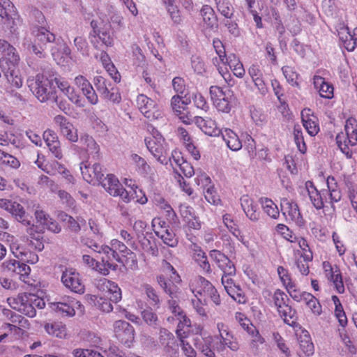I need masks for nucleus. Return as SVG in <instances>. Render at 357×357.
<instances>
[{"instance_id":"nucleus-1","label":"nucleus","mask_w":357,"mask_h":357,"mask_svg":"<svg viewBox=\"0 0 357 357\" xmlns=\"http://www.w3.org/2000/svg\"><path fill=\"white\" fill-rule=\"evenodd\" d=\"M195 347L206 357H215V351L222 352L226 348L237 351L240 345L229 326L222 322L216 323V331L213 336L193 340Z\"/></svg>"},{"instance_id":"nucleus-2","label":"nucleus","mask_w":357,"mask_h":357,"mask_svg":"<svg viewBox=\"0 0 357 357\" xmlns=\"http://www.w3.org/2000/svg\"><path fill=\"white\" fill-rule=\"evenodd\" d=\"M190 289L195 297L191 301L193 308L202 317H207L204 305L208 299H211L215 305H219L221 303L217 289L208 280L202 276L195 277L191 280Z\"/></svg>"},{"instance_id":"nucleus-3","label":"nucleus","mask_w":357,"mask_h":357,"mask_svg":"<svg viewBox=\"0 0 357 357\" xmlns=\"http://www.w3.org/2000/svg\"><path fill=\"white\" fill-rule=\"evenodd\" d=\"M100 182L102 186L110 195L119 197L126 203L130 202L135 198L137 202L141 204H145L148 201L142 190L138 189L135 184H132V180L126 179L125 181L126 185L131 188L130 191L123 187L118 178L114 174H107Z\"/></svg>"},{"instance_id":"nucleus-4","label":"nucleus","mask_w":357,"mask_h":357,"mask_svg":"<svg viewBox=\"0 0 357 357\" xmlns=\"http://www.w3.org/2000/svg\"><path fill=\"white\" fill-rule=\"evenodd\" d=\"M167 275H169L171 281L174 283L172 285L166 282L163 276H159L158 278V282L160 286L163 288L165 291L172 298V299L169 301V309L174 317H168L167 320L169 321H171L172 320L178 321L179 327H183L184 326H188L190 324V319L186 317L183 311L177 304V301L174 300V298H178V288L176 287V284L181 282V277L175 269L174 271L169 273Z\"/></svg>"},{"instance_id":"nucleus-5","label":"nucleus","mask_w":357,"mask_h":357,"mask_svg":"<svg viewBox=\"0 0 357 357\" xmlns=\"http://www.w3.org/2000/svg\"><path fill=\"white\" fill-rule=\"evenodd\" d=\"M326 185L327 189L318 191L312 182L308 181L305 183L310 199L317 209L324 208L326 204H330L333 206L334 203L341 199V192L333 177L327 178Z\"/></svg>"},{"instance_id":"nucleus-6","label":"nucleus","mask_w":357,"mask_h":357,"mask_svg":"<svg viewBox=\"0 0 357 357\" xmlns=\"http://www.w3.org/2000/svg\"><path fill=\"white\" fill-rule=\"evenodd\" d=\"M7 302L10 307L29 317L36 315V307L43 309L45 302L43 298L31 294H20L16 297H9Z\"/></svg>"},{"instance_id":"nucleus-7","label":"nucleus","mask_w":357,"mask_h":357,"mask_svg":"<svg viewBox=\"0 0 357 357\" xmlns=\"http://www.w3.org/2000/svg\"><path fill=\"white\" fill-rule=\"evenodd\" d=\"M6 241L9 245L11 252L16 258L31 264L38 262V257L29 248L31 242L27 237H16L8 234Z\"/></svg>"},{"instance_id":"nucleus-8","label":"nucleus","mask_w":357,"mask_h":357,"mask_svg":"<svg viewBox=\"0 0 357 357\" xmlns=\"http://www.w3.org/2000/svg\"><path fill=\"white\" fill-rule=\"evenodd\" d=\"M149 134L144 139L150 153L161 164L167 162V144L162 135L153 127L148 128Z\"/></svg>"},{"instance_id":"nucleus-9","label":"nucleus","mask_w":357,"mask_h":357,"mask_svg":"<svg viewBox=\"0 0 357 357\" xmlns=\"http://www.w3.org/2000/svg\"><path fill=\"white\" fill-rule=\"evenodd\" d=\"M53 82L54 79H49L42 74H38L34 77H29L27 79L30 90L41 102H45L51 98L56 100L52 89Z\"/></svg>"},{"instance_id":"nucleus-10","label":"nucleus","mask_w":357,"mask_h":357,"mask_svg":"<svg viewBox=\"0 0 357 357\" xmlns=\"http://www.w3.org/2000/svg\"><path fill=\"white\" fill-rule=\"evenodd\" d=\"M345 133H339L336 137L337 144L347 158L351 157L349 147L357 145V120L350 117L344 125Z\"/></svg>"},{"instance_id":"nucleus-11","label":"nucleus","mask_w":357,"mask_h":357,"mask_svg":"<svg viewBox=\"0 0 357 357\" xmlns=\"http://www.w3.org/2000/svg\"><path fill=\"white\" fill-rule=\"evenodd\" d=\"M211 100L215 108L221 112L229 113L235 102V96L230 89L218 86L210 87Z\"/></svg>"},{"instance_id":"nucleus-12","label":"nucleus","mask_w":357,"mask_h":357,"mask_svg":"<svg viewBox=\"0 0 357 357\" xmlns=\"http://www.w3.org/2000/svg\"><path fill=\"white\" fill-rule=\"evenodd\" d=\"M31 34L34 37L33 41L30 42L28 48L39 57H44L45 46L49 43L55 40V36L47 30L45 26H37L33 28Z\"/></svg>"},{"instance_id":"nucleus-13","label":"nucleus","mask_w":357,"mask_h":357,"mask_svg":"<svg viewBox=\"0 0 357 357\" xmlns=\"http://www.w3.org/2000/svg\"><path fill=\"white\" fill-rule=\"evenodd\" d=\"M0 18L1 24L11 32L21 23L19 13L10 0H0Z\"/></svg>"},{"instance_id":"nucleus-14","label":"nucleus","mask_w":357,"mask_h":357,"mask_svg":"<svg viewBox=\"0 0 357 357\" xmlns=\"http://www.w3.org/2000/svg\"><path fill=\"white\" fill-rule=\"evenodd\" d=\"M91 26L93 32L91 33V42L97 49H101L103 47H112L114 44V38L110 33V25L105 24L100 26L98 22L92 20Z\"/></svg>"},{"instance_id":"nucleus-15","label":"nucleus","mask_w":357,"mask_h":357,"mask_svg":"<svg viewBox=\"0 0 357 357\" xmlns=\"http://www.w3.org/2000/svg\"><path fill=\"white\" fill-rule=\"evenodd\" d=\"M50 308L56 314L63 317H73L77 310L83 311L81 303L70 296L62 298L59 301L49 304Z\"/></svg>"},{"instance_id":"nucleus-16","label":"nucleus","mask_w":357,"mask_h":357,"mask_svg":"<svg viewBox=\"0 0 357 357\" xmlns=\"http://www.w3.org/2000/svg\"><path fill=\"white\" fill-rule=\"evenodd\" d=\"M137 105L144 117L150 121L157 120L163 116V113L157 102L144 94L137 96Z\"/></svg>"},{"instance_id":"nucleus-17","label":"nucleus","mask_w":357,"mask_h":357,"mask_svg":"<svg viewBox=\"0 0 357 357\" xmlns=\"http://www.w3.org/2000/svg\"><path fill=\"white\" fill-rule=\"evenodd\" d=\"M114 332L119 341L130 347L135 340V329L132 326L126 321H116L114 324Z\"/></svg>"},{"instance_id":"nucleus-18","label":"nucleus","mask_w":357,"mask_h":357,"mask_svg":"<svg viewBox=\"0 0 357 357\" xmlns=\"http://www.w3.org/2000/svg\"><path fill=\"white\" fill-rule=\"evenodd\" d=\"M280 205L282 214L287 221L291 222L299 227L303 225L304 219L296 202L284 198L281 200Z\"/></svg>"},{"instance_id":"nucleus-19","label":"nucleus","mask_w":357,"mask_h":357,"mask_svg":"<svg viewBox=\"0 0 357 357\" xmlns=\"http://www.w3.org/2000/svg\"><path fill=\"white\" fill-rule=\"evenodd\" d=\"M79 168L83 178L89 183L96 185L100 183L102 179V169L99 163L95 162L91 165L87 161L82 162L80 163Z\"/></svg>"},{"instance_id":"nucleus-20","label":"nucleus","mask_w":357,"mask_h":357,"mask_svg":"<svg viewBox=\"0 0 357 357\" xmlns=\"http://www.w3.org/2000/svg\"><path fill=\"white\" fill-rule=\"evenodd\" d=\"M101 262L97 261L93 257L89 255H84L82 256L83 263L88 267L95 270L100 273L107 275L109 274L110 270H116L117 268L116 263L110 261L106 259V257L102 255Z\"/></svg>"},{"instance_id":"nucleus-21","label":"nucleus","mask_w":357,"mask_h":357,"mask_svg":"<svg viewBox=\"0 0 357 357\" xmlns=\"http://www.w3.org/2000/svg\"><path fill=\"white\" fill-rule=\"evenodd\" d=\"M130 251L123 243L117 239H112L110 241V246L105 245L102 249V255L106 257V259L114 263L116 261L121 262L117 252L121 253L123 256H126Z\"/></svg>"},{"instance_id":"nucleus-22","label":"nucleus","mask_w":357,"mask_h":357,"mask_svg":"<svg viewBox=\"0 0 357 357\" xmlns=\"http://www.w3.org/2000/svg\"><path fill=\"white\" fill-rule=\"evenodd\" d=\"M36 207L35 218L37 223L42 225L43 229H47L54 233H59L61 231V227L58 223L50 217L43 210L39 209L38 204H36L35 201H31L30 204L28 205V208Z\"/></svg>"},{"instance_id":"nucleus-23","label":"nucleus","mask_w":357,"mask_h":357,"mask_svg":"<svg viewBox=\"0 0 357 357\" xmlns=\"http://www.w3.org/2000/svg\"><path fill=\"white\" fill-rule=\"evenodd\" d=\"M54 82L59 89L67 96L70 101L77 107H82L84 106V101L81 98L80 96L65 78L61 77H54Z\"/></svg>"},{"instance_id":"nucleus-24","label":"nucleus","mask_w":357,"mask_h":357,"mask_svg":"<svg viewBox=\"0 0 357 357\" xmlns=\"http://www.w3.org/2000/svg\"><path fill=\"white\" fill-rule=\"evenodd\" d=\"M61 282L66 288L75 293L82 294L84 291V285L79 273L73 269H66L63 272Z\"/></svg>"},{"instance_id":"nucleus-25","label":"nucleus","mask_w":357,"mask_h":357,"mask_svg":"<svg viewBox=\"0 0 357 357\" xmlns=\"http://www.w3.org/2000/svg\"><path fill=\"white\" fill-rule=\"evenodd\" d=\"M323 268L324 270L325 276L331 281L339 294L344 292V286L342 281V277L339 268L336 266H331L329 262L324 261L323 263Z\"/></svg>"},{"instance_id":"nucleus-26","label":"nucleus","mask_w":357,"mask_h":357,"mask_svg":"<svg viewBox=\"0 0 357 357\" xmlns=\"http://www.w3.org/2000/svg\"><path fill=\"white\" fill-rule=\"evenodd\" d=\"M97 287L104 294L109 296L112 302L118 303L122 298L121 290L114 282L103 278L98 281Z\"/></svg>"},{"instance_id":"nucleus-27","label":"nucleus","mask_w":357,"mask_h":357,"mask_svg":"<svg viewBox=\"0 0 357 357\" xmlns=\"http://www.w3.org/2000/svg\"><path fill=\"white\" fill-rule=\"evenodd\" d=\"M169 161L176 171H180L186 177L190 178L195 174L192 165L184 160L181 155V153L179 151H174L172 153V158H169Z\"/></svg>"},{"instance_id":"nucleus-28","label":"nucleus","mask_w":357,"mask_h":357,"mask_svg":"<svg viewBox=\"0 0 357 357\" xmlns=\"http://www.w3.org/2000/svg\"><path fill=\"white\" fill-rule=\"evenodd\" d=\"M337 31L340 45L349 52L354 51L357 45V28L351 32L347 26H342Z\"/></svg>"},{"instance_id":"nucleus-29","label":"nucleus","mask_w":357,"mask_h":357,"mask_svg":"<svg viewBox=\"0 0 357 357\" xmlns=\"http://www.w3.org/2000/svg\"><path fill=\"white\" fill-rule=\"evenodd\" d=\"M301 119L303 127L310 136H315L320 130L317 117L310 108L301 111Z\"/></svg>"},{"instance_id":"nucleus-30","label":"nucleus","mask_w":357,"mask_h":357,"mask_svg":"<svg viewBox=\"0 0 357 357\" xmlns=\"http://www.w3.org/2000/svg\"><path fill=\"white\" fill-rule=\"evenodd\" d=\"M211 259L216 263L223 273L235 274L236 268L233 262L221 252L213 250L209 252Z\"/></svg>"},{"instance_id":"nucleus-31","label":"nucleus","mask_w":357,"mask_h":357,"mask_svg":"<svg viewBox=\"0 0 357 357\" xmlns=\"http://www.w3.org/2000/svg\"><path fill=\"white\" fill-rule=\"evenodd\" d=\"M240 202L245 215L253 222L258 221L260 212L257 203L248 195H243L240 199Z\"/></svg>"},{"instance_id":"nucleus-32","label":"nucleus","mask_w":357,"mask_h":357,"mask_svg":"<svg viewBox=\"0 0 357 357\" xmlns=\"http://www.w3.org/2000/svg\"><path fill=\"white\" fill-rule=\"evenodd\" d=\"M0 53L1 54L0 61L9 62L13 67H15L20 61V56L16 49L3 39H0Z\"/></svg>"},{"instance_id":"nucleus-33","label":"nucleus","mask_w":357,"mask_h":357,"mask_svg":"<svg viewBox=\"0 0 357 357\" xmlns=\"http://www.w3.org/2000/svg\"><path fill=\"white\" fill-rule=\"evenodd\" d=\"M43 138L52 155L57 159H61L63 154L56 133L52 130H47L43 132Z\"/></svg>"},{"instance_id":"nucleus-34","label":"nucleus","mask_w":357,"mask_h":357,"mask_svg":"<svg viewBox=\"0 0 357 357\" xmlns=\"http://www.w3.org/2000/svg\"><path fill=\"white\" fill-rule=\"evenodd\" d=\"M22 337L19 327L10 323H3L0 327V342H13Z\"/></svg>"},{"instance_id":"nucleus-35","label":"nucleus","mask_w":357,"mask_h":357,"mask_svg":"<svg viewBox=\"0 0 357 357\" xmlns=\"http://www.w3.org/2000/svg\"><path fill=\"white\" fill-rule=\"evenodd\" d=\"M132 162L135 165L137 171L149 178L153 179L155 177V169L147 164L146 161L141 156L136 153H132L130 155Z\"/></svg>"},{"instance_id":"nucleus-36","label":"nucleus","mask_w":357,"mask_h":357,"mask_svg":"<svg viewBox=\"0 0 357 357\" xmlns=\"http://www.w3.org/2000/svg\"><path fill=\"white\" fill-rule=\"evenodd\" d=\"M195 123L206 135L216 137L221 134L222 130H220L215 122L211 119H204L201 116L195 117Z\"/></svg>"},{"instance_id":"nucleus-37","label":"nucleus","mask_w":357,"mask_h":357,"mask_svg":"<svg viewBox=\"0 0 357 357\" xmlns=\"http://www.w3.org/2000/svg\"><path fill=\"white\" fill-rule=\"evenodd\" d=\"M191 251L193 259L203 271L207 273H211V265L208 261L207 256L202 248L199 245L193 244L191 247Z\"/></svg>"},{"instance_id":"nucleus-38","label":"nucleus","mask_w":357,"mask_h":357,"mask_svg":"<svg viewBox=\"0 0 357 357\" xmlns=\"http://www.w3.org/2000/svg\"><path fill=\"white\" fill-rule=\"evenodd\" d=\"M313 84L321 97L328 99L333 97V86L326 82L322 77L314 75L313 77Z\"/></svg>"},{"instance_id":"nucleus-39","label":"nucleus","mask_w":357,"mask_h":357,"mask_svg":"<svg viewBox=\"0 0 357 357\" xmlns=\"http://www.w3.org/2000/svg\"><path fill=\"white\" fill-rule=\"evenodd\" d=\"M221 135L227 147L231 151H237L242 148V143L238 136L231 129L225 128L222 130Z\"/></svg>"},{"instance_id":"nucleus-40","label":"nucleus","mask_w":357,"mask_h":357,"mask_svg":"<svg viewBox=\"0 0 357 357\" xmlns=\"http://www.w3.org/2000/svg\"><path fill=\"white\" fill-rule=\"evenodd\" d=\"M45 329L49 335L59 338H66L68 336L66 326L61 322L46 324Z\"/></svg>"},{"instance_id":"nucleus-41","label":"nucleus","mask_w":357,"mask_h":357,"mask_svg":"<svg viewBox=\"0 0 357 357\" xmlns=\"http://www.w3.org/2000/svg\"><path fill=\"white\" fill-rule=\"evenodd\" d=\"M80 143L89 155L94 158L98 156L100 148L92 137L88 135L81 136Z\"/></svg>"},{"instance_id":"nucleus-42","label":"nucleus","mask_w":357,"mask_h":357,"mask_svg":"<svg viewBox=\"0 0 357 357\" xmlns=\"http://www.w3.org/2000/svg\"><path fill=\"white\" fill-rule=\"evenodd\" d=\"M190 103V96H188V94H185L184 96L180 95L174 96L171 100L172 107L178 115H181Z\"/></svg>"},{"instance_id":"nucleus-43","label":"nucleus","mask_w":357,"mask_h":357,"mask_svg":"<svg viewBox=\"0 0 357 357\" xmlns=\"http://www.w3.org/2000/svg\"><path fill=\"white\" fill-rule=\"evenodd\" d=\"M259 203L264 212L270 218L277 219L280 215L278 206L271 199L266 197H261Z\"/></svg>"},{"instance_id":"nucleus-44","label":"nucleus","mask_w":357,"mask_h":357,"mask_svg":"<svg viewBox=\"0 0 357 357\" xmlns=\"http://www.w3.org/2000/svg\"><path fill=\"white\" fill-rule=\"evenodd\" d=\"M10 213L17 221L22 222L24 225H29L30 221L26 219L27 215L24 207L18 202L13 201Z\"/></svg>"},{"instance_id":"nucleus-45","label":"nucleus","mask_w":357,"mask_h":357,"mask_svg":"<svg viewBox=\"0 0 357 357\" xmlns=\"http://www.w3.org/2000/svg\"><path fill=\"white\" fill-rule=\"evenodd\" d=\"M204 25L212 29L216 26L217 17L213 9L208 5H204L200 10Z\"/></svg>"},{"instance_id":"nucleus-46","label":"nucleus","mask_w":357,"mask_h":357,"mask_svg":"<svg viewBox=\"0 0 357 357\" xmlns=\"http://www.w3.org/2000/svg\"><path fill=\"white\" fill-rule=\"evenodd\" d=\"M299 344L301 351L307 356H311L314 352V344L307 331L303 332L299 337Z\"/></svg>"},{"instance_id":"nucleus-47","label":"nucleus","mask_w":357,"mask_h":357,"mask_svg":"<svg viewBox=\"0 0 357 357\" xmlns=\"http://www.w3.org/2000/svg\"><path fill=\"white\" fill-rule=\"evenodd\" d=\"M7 80L15 88H21L23 84V79L20 73L15 67L10 66L8 69L4 72Z\"/></svg>"},{"instance_id":"nucleus-48","label":"nucleus","mask_w":357,"mask_h":357,"mask_svg":"<svg viewBox=\"0 0 357 357\" xmlns=\"http://www.w3.org/2000/svg\"><path fill=\"white\" fill-rule=\"evenodd\" d=\"M280 316L289 326H294L296 323V312L288 304L278 310Z\"/></svg>"},{"instance_id":"nucleus-49","label":"nucleus","mask_w":357,"mask_h":357,"mask_svg":"<svg viewBox=\"0 0 357 357\" xmlns=\"http://www.w3.org/2000/svg\"><path fill=\"white\" fill-rule=\"evenodd\" d=\"M218 11L225 18L233 17L234 8L229 0H215Z\"/></svg>"},{"instance_id":"nucleus-50","label":"nucleus","mask_w":357,"mask_h":357,"mask_svg":"<svg viewBox=\"0 0 357 357\" xmlns=\"http://www.w3.org/2000/svg\"><path fill=\"white\" fill-rule=\"evenodd\" d=\"M303 296V301L311 310L312 312L316 316H319L322 313V307L319 301L310 293H305Z\"/></svg>"},{"instance_id":"nucleus-51","label":"nucleus","mask_w":357,"mask_h":357,"mask_svg":"<svg viewBox=\"0 0 357 357\" xmlns=\"http://www.w3.org/2000/svg\"><path fill=\"white\" fill-rule=\"evenodd\" d=\"M223 221L225 226L227 227L229 231L237 238L238 241L243 243L244 245L248 247L247 241H244V236L241 235L240 230L238 229L236 225L233 222L229 215H225L223 216Z\"/></svg>"},{"instance_id":"nucleus-52","label":"nucleus","mask_w":357,"mask_h":357,"mask_svg":"<svg viewBox=\"0 0 357 357\" xmlns=\"http://www.w3.org/2000/svg\"><path fill=\"white\" fill-rule=\"evenodd\" d=\"M141 315L144 321L150 326L156 328L159 326L158 315L151 307L143 310Z\"/></svg>"},{"instance_id":"nucleus-53","label":"nucleus","mask_w":357,"mask_h":357,"mask_svg":"<svg viewBox=\"0 0 357 357\" xmlns=\"http://www.w3.org/2000/svg\"><path fill=\"white\" fill-rule=\"evenodd\" d=\"M10 323L19 327L20 331L22 332V336L23 335L24 331L30 328V323L28 319L24 318L20 314L16 313H12L10 317Z\"/></svg>"},{"instance_id":"nucleus-54","label":"nucleus","mask_w":357,"mask_h":357,"mask_svg":"<svg viewBox=\"0 0 357 357\" xmlns=\"http://www.w3.org/2000/svg\"><path fill=\"white\" fill-rule=\"evenodd\" d=\"M224 26L227 32L234 38L241 36V29L238 26L237 20H233L232 17L225 18L222 21Z\"/></svg>"},{"instance_id":"nucleus-55","label":"nucleus","mask_w":357,"mask_h":357,"mask_svg":"<svg viewBox=\"0 0 357 357\" xmlns=\"http://www.w3.org/2000/svg\"><path fill=\"white\" fill-rule=\"evenodd\" d=\"M93 84L97 91L102 96L104 94H107L108 90L111 86V82L102 76H96L93 78Z\"/></svg>"},{"instance_id":"nucleus-56","label":"nucleus","mask_w":357,"mask_h":357,"mask_svg":"<svg viewBox=\"0 0 357 357\" xmlns=\"http://www.w3.org/2000/svg\"><path fill=\"white\" fill-rule=\"evenodd\" d=\"M142 291L146 294L150 304L152 306H156L158 307L160 304V298L158 295L156 294L155 290L149 284H144L142 286Z\"/></svg>"},{"instance_id":"nucleus-57","label":"nucleus","mask_w":357,"mask_h":357,"mask_svg":"<svg viewBox=\"0 0 357 357\" xmlns=\"http://www.w3.org/2000/svg\"><path fill=\"white\" fill-rule=\"evenodd\" d=\"M213 63L217 67L220 74L223 77L228 84L231 85L232 84L230 83L231 80L229 79L230 74L229 73V70L226 65V61L219 59V55H218V56L213 59Z\"/></svg>"},{"instance_id":"nucleus-58","label":"nucleus","mask_w":357,"mask_h":357,"mask_svg":"<svg viewBox=\"0 0 357 357\" xmlns=\"http://www.w3.org/2000/svg\"><path fill=\"white\" fill-rule=\"evenodd\" d=\"M95 305L105 312H109L113 310V306L110 301L102 296H92L91 298Z\"/></svg>"},{"instance_id":"nucleus-59","label":"nucleus","mask_w":357,"mask_h":357,"mask_svg":"<svg viewBox=\"0 0 357 357\" xmlns=\"http://www.w3.org/2000/svg\"><path fill=\"white\" fill-rule=\"evenodd\" d=\"M228 295L238 303H245L246 302L245 296L239 285H232V287L226 290Z\"/></svg>"},{"instance_id":"nucleus-60","label":"nucleus","mask_w":357,"mask_h":357,"mask_svg":"<svg viewBox=\"0 0 357 357\" xmlns=\"http://www.w3.org/2000/svg\"><path fill=\"white\" fill-rule=\"evenodd\" d=\"M165 8L174 24H180L183 22L181 12L176 3L165 6Z\"/></svg>"},{"instance_id":"nucleus-61","label":"nucleus","mask_w":357,"mask_h":357,"mask_svg":"<svg viewBox=\"0 0 357 357\" xmlns=\"http://www.w3.org/2000/svg\"><path fill=\"white\" fill-rule=\"evenodd\" d=\"M204 197L206 200L215 206L220 204L221 200L218 195L214 186L210 185L204 190Z\"/></svg>"},{"instance_id":"nucleus-62","label":"nucleus","mask_w":357,"mask_h":357,"mask_svg":"<svg viewBox=\"0 0 357 357\" xmlns=\"http://www.w3.org/2000/svg\"><path fill=\"white\" fill-rule=\"evenodd\" d=\"M282 73L287 82L292 86H298V79L299 75L296 72L294 68L291 66H284L282 68Z\"/></svg>"},{"instance_id":"nucleus-63","label":"nucleus","mask_w":357,"mask_h":357,"mask_svg":"<svg viewBox=\"0 0 357 357\" xmlns=\"http://www.w3.org/2000/svg\"><path fill=\"white\" fill-rule=\"evenodd\" d=\"M288 301L289 298L284 291L277 289L274 292L273 296V302L277 310L282 308L283 306L287 305Z\"/></svg>"},{"instance_id":"nucleus-64","label":"nucleus","mask_w":357,"mask_h":357,"mask_svg":"<svg viewBox=\"0 0 357 357\" xmlns=\"http://www.w3.org/2000/svg\"><path fill=\"white\" fill-rule=\"evenodd\" d=\"M163 243L168 246L175 247L178 244V239L176 237L175 234L169 228L164 231L163 234L158 236Z\"/></svg>"}]
</instances>
